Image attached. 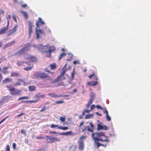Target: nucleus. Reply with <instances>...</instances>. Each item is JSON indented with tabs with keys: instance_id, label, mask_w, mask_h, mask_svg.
Returning a JSON list of instances; mask_svg holds the SVG:
<instances>
[{
	"instance_id": "nucleus-7",
	"label": "nucleus",
	"mask_w": 151,
	"mask_h": 151,
	"mask_svg": "<svg viewBox=\"0 0 151 151\" xmlns=\"http://www.w3.org/2000/svg\"><path fill=\"white\" fill-rule=\"evenodd\" d=\"M86 138V137L85 136H82L80 138L78 141V149L81 150H83L84 149V143L83 140L85 139Z\"/></svg>"
},
{
	"instance_id": "nucleus-12",
	"label": "nucleus",
	"mask_w": 151,
	"mask_h": 151,
	"mask_svg": "<svg viewBox=\"0 0 151 151\" xmlns=\"http://www.w3.org/2000/svg\"><path fill=\"white\" fill-rule=\"evenodd\" d=\"M18 27V25L16 24L14 26L12 29L9 30L8 33V35H10L16 32Z\"/></svg>"
},
{
	"instance_id": "nucleus-22",
	"label": "nucleus",
	"mask_w": 151,
	"mask_h": 151,
	"mask_svg": "<svg viewBox=\"0 0 151 151\" xmlns=\"http://www.w3.org/2000/svg\"><path fill=\"white\" fill-rule=\"evenodd\" d=\"M73 55L71 53H68V58L66 60L68 61L71 60L73 59Z\"/></svg>"
},
{
	"instance_id": "nucleus-13",
	"label": "nucleus",
	"mask_w": 151,
	"mask_h": 151,
	"mask_svg": "<svg viewBox=\"0 0 151 151\" xmlns=\"http://www.w3.org/2000/svg\"><path fill=\"white\" fill-rule=\"evenodd\" d=\"M53 139V137H51V136H45V139L46 140L47 143H52L53 142H52V139Z\"/></svg>"
},
{
	"instance_id": "nucleus-35",
	"label": "nucleus",
	"mask_w": 151,
	"mask_h": 151,
	"mask_svg": "<svg viewBox=\"0 0 151 151\" xmlns=\"http://www.w3.org/2000/svg\"><path fill=\"white\" fill-rule=\"evenodd\" d=\"M93 115L91 114H88L86 115L85 116V119H88L93 118Z\"/></svg>"
},
{
	"instance_id": "nucleus-19",
	"label": "nucleus",
	"mask_w": 151,
	"mask_h": 151,
	"mask_svg": "<svg viewBox=\"0 0 151 151\" xmlns=\"http://www.w3.org/2000/svg\"><path fill=\"white\" fill-rule=\"evenodd\" d=\"M17 81L18 82H16L15 83L14 86H17L20 85L21 84V83L24 81L21 78L17 79Z\"/></svg>"
},
{
	"instance_id": "nucleus-55",
	"label": "nucleus",
	"mask_w": 151,
	"mask_h": 151,
	"mask_svg": "<svg viewBox=\"0 0 151 151\" xmlns=\"http://www.w3.org/2000/svg\"><path fill=\"white\" fill-rule=\"evenodd\" d=\"M25 114L24 113H21L20 114H19L17 115V117H19V116H22L23 115Z\"/></svg>"
},
{
	"instance_id": "nucleus-9",
	"label": "nucleus",
	"mask_w": 151,
	"mask_h": 151,
	"mask_svg": "<svg viewBox=\"0 0 151 151\" xmlns=\"http://www.w3.org/2000/svg\"><path fill=\"white\" fill-rule=\"evenodd\" d=\"M37 76L41 79H46V80H50L51 79L48 74L44 73H38L36 74Z\"/></svg>"
},
{
	"instance_id": "nucleus-20",
	"label": "nucleus",
	"mask_w": 151,
	"mask_h": 151,
	"mask_svg": "<svg viewBox=\"0 0 151 151\" xmlns=\"http://www.w3.org/2000/svg\"><path fill=\"white\" fill-rule=\"evenodd\" d=\"M15 43V41H13L11 42H9L6 44L4 46L5 48H6L12 46V45L14 44Z\"/></svg>"
},
{
	"instance_id": "nucleus-61",
	"label": "nucleus",
	"mask_w": 151,
	"mask_h": 151,
	"mask_svg": "<svg viewBox=\"0 0 151 151\" xmlns=\"http://www.w3.org/2000/svg\"><path fill=\"white\" fill-rule=\"evenodd\" d=\"M35 97L39 99V98L40 97V95L38 94H37L35 96Z\"/></svg>"
},
{
	"instance_id": "nucleus-17",
	"label": "nucleus",
	"mask_w": 151,
	"mask_h": 151,
	"mask_svg": "<svg viewBox=\"0 0 151 151\" xmlns=\"http://www.w3.org/2000/svg\"><path fill=\"white\" fill-rule=\"evenodd\" d=\"M26 65V66L27 65ZM29 65V66L24 68L23 69L25 70L28 71L31 70L34 67V65L33 64H31L30 63V65Z\"/></svg>"
},
{
	"instance_id": "nucleus-2",
	"label": "nucleus",
	"mask_w": 151,
	"mask_h": 151,
	"mask_svg": "<svg viewBox=\"0 0 151 151\" xmlns=\"http://www.w3.org/2000/svg\"><path fill=\"white\" fill-rule=\"evenodd\" d=\"M66 65L67 64L65 65L64 66L62 69V71L60 75L53 82L54 83L59 82L58 86L63 85L64 83L63 81L65 80V75L67 71V69L65 68Z\"/></svg>"
},
{
	"instance_id": "nucleus-27",
	"label": "nucleus",
	"mask_w": 151,
	"mask_h": 151,
	"mask_svg": "<svg viewBox=\"0 0 151 151\" xmlns=\"http://www.w3.org/2000/svg\"><path fill=\"white\" fill-rule=\"evenodd\" d=\"M104 112L106 114V119L108 121H110L111 120V119L110 117L109 116L108 113V111L107 110V109H105V111Z\"/></svg>"
},
{
	"instance_id": "nucleus-48",
	"label": "nucleus",
	"mask_w": 151,
	"mask_h": 151,
	"mask_svg": "<svg viewBox=\"0 0 151 151\" xmlns=\"http://www.w3.org/2000/svg\"><path fill=\"white\" fill-rule=\"evenodd\" d=\"M93 99L92 98H91L89 100L88 103H89V104H91L93 101Z\"/></svg>"
},
{
	"instance_id": "nucleus-41",
	"label": "nucleus",
	"mask_w": 151,
	"mask_h": 151,
	"mask_svg": "<svg viewBox=\"0 0 151 151\" xmlns=\"http://www.w3.org/2000/svg\"><path fill=\"white\" fill-rule=\"evenodd\" d=\"M59 127L57 125H55L54 124H52L50 126V127L52 128H55V127Z\"/></svg>"
},
{
	"instance_id": "nucleus-16",
	"label": "nucleus",
	"mask_w": 151,
	"mask_h": 151,
	"mask_svg": "<svg viewBox=\"0 0 151 151\" xmlns=\"http://www.w3.org/2000/svg\"><path fill=\"white\" fill-rule=\"evenodd\" d=\"M98 82L97 81H91L88 82L87 85L88 86H95L97 85Z\"/></svg>"
},
{
	"instance_id": "nucleus-63",
	"label": "nucleus",
	"mask_w": 151,
	"mask_h": 151,
	"mask_svg": "<svg viewBox=\"0 0 151 151\" xmlns=\"http://www.w3.org/2000/svg\"><path fill=\"white\" fill-rule=\"evenodd\" d=\"M90 110H86L84 111L85 112V113H88L90 112Z\"/></svg>"
},
{
	"instance_id": "nucleus-29",
	"label": "nucleus",
	"mask_w": 151,
	"mask_h": 151,
	"mask_svg": "<svg viewBox=\"0 0 151 151\" xmlns=\"http://www.w3.org/2000/svg\"><path fill=\"white\" fill-rule=\"evenodd\" d=\"M72 132L71 131L67 132L64 133H61V134L64 135H70L72 134Z\"/></svg>"
},
{
	"instance_id": "nucleus-25",
	"label": "nucleus",
	"mask_w": 151,
	"mask_h": 151,
	"mask_svg": "<svg viewBox=\"0 0 151 151\" xmlns=\"http://www.w3.org/2000/svg\"><path fill=\"white\" fill-rule=\"evenodd\" d=\"M49 106H44L40 111V112H42L45 111L47 109H49Z\"/></svg>"
},
{
	"instance_id": "nucleus-4",
	"label": "nucleus",
	"mask_w": 151,
	"mask_h": 151,
	"mask_svg": "<svg viewBox=\"0 0 151 151\" xmlns=\"http://www.w3.org/2000/svg\"><path fill=\"white\" fill-rule=\"evenodd\" d=\"M30 47L31 45L29 43H27L25 45L24 47L16 52L14 55L20 56L24 52H27L28 50H29V48Z\"/></svg>"
},
{
	"instance_id": "nucleus-8",
	"label": "nucleus",
	"mask_w": 151,
	"mask_h": 151,
	"mask_svg": "<svg viewBox=\"0 0 151 151\" xmlns=\"http://www.w3.org/2000/svg\"><path fill=\"white\" fill-rule=\"evenodd\" d=\"M43 49L46 50H47L45 51V52H49V55L48 57H50L51 56V53L52 52H54L55 50V47L53 46H50L48 45H46L43 47Z\"/></svg>"
},
{
	"instance_id": "nucleus-34",
	"label": "nucleus",
	"mask_w": 151,
	"mask_h": 151,
	"mask_svg": "<svg viewBox=\"0 0 151 151\" xmlns=\"http://www.w3.org/2000/svg\"><path fill=\"white\" fill-rule=\"evenodd\" d=\"M29 99V97L27 96H23L19 97L18 99V100H21L22 99Z\"/></svg>"
},
{
	"instance_id": "nucleus-50",
	"label": "nucleus",
	"mask_w": 151,
	"mask_h": 151,
	"mask_svg": "<svg viewBox=\"0 0 151 151\" xmlns=\"http://www.w3.org/2000/svg\"><path fill=\"white\" fill-rule=\"evenodd\" d=\"M93 78L94 80L97 81L98 79V77L97 76H96L95 74L94 76H93Z\"/></svg>"
},
{
	"instance_id": "nucleus-38",
	"label": "nucleus",
	"mask_w": 151,
	"mask_h": 151,
	"mask_svg": "<svg viewBox=\"0 0 151 151\" xmlns=\"http://www.w3.org/2000/svg\"><path fill=\"white\" fill-rule=\"evenodd\" d=\"M28 24L29 28H32L33 23L31 21H28L27 22Z\"/></svg>"
},
{
	"instance_id": "nucleus-3",
	"label": "nucleus",
	"mask_w": 151,
	"mask_h": 151,
	"mask_svg": "<svg viewBox=\"0 0 151 151\" xmlns=\"http://www.w3.org/2000/svg\"><path fill=\"white\" fill-rule=\"evenodd\" d=\"M45 23L44 21L42 20V19L39 17L38 18V21H37L36 23V32L37 35V39H38L40 38V36L42 35H45V33L42 30L40 29H37V28H39L40 27V24L42 25L44 24Z\"/></svg>"
},
{
	"instance_id": "nucleus-30",
	"label": "nucleus",
	"mask_w": 151,
	"mask_h": 151,
	"mask_svg": "<svg viewBox=\"0 0 151 151\" xmlns=\"http://www.w3.org/2000/svg\"><path fill=\"white\" fill-rule=\"evenodd\" d=\"M66 55V53L65 52H63L60 55L59 57L58 60H60L64 57Z\"/></svg>"
},
{
	"instance_id": "nucleus-46",
	"label": "nucleus",
	"mask_w": 151,
	"mask_h": 151,
	"mask_svg": "<svg viewBox=\"0 0 151 151\" xmlns=\"http://www.w3.org/2000/svg\"><path fill=\"white\" fill-rule=\"evenodd\" d=\"M12 147L14 150H15L16 148V144L15 143H13L12 145Z\"/></svg>"
},
{
	"instance_id": "nucleus-44",
	"label": "nucleus",
	"mask_w": 151,
	"mask_h": 151,
	"mask_svg": "<svg viewBox=\"0 0 151 151\" xmlns=\"http://www.w3.org/2000/svg\"><path fill=\"white\" fill-rule=\"evenodd\" d=\"M60 120L61 121V122H64L65 120V117H60Z\"/></svg>"
},
{
	"instance_id": "nucleus-60",
	"label": "nucleus",
	"mask_w": 151,
	"mask_h": 151,
	"mask_svg": "<svg viewBox=\"0 0 151 151\" xmlns=\"http://www.w3.org/2000/svg\"><path fill=\"white\" fill-rule=\"evenodd\" d=\"M73 63L75 65L76 64L79 63V61H73Z\"/></svg>"
},
{
	"instance_id": "nucleus-18",
	"label": "nucleus",
	"mask_w": 151,
	"mask_h": 151,
	"mask_svg": "<svg viewBox=\"0 0 151 151\" xmlns=\"http://www.w3.org/2000/svg\"><path fill=\"white\" fill-rule=\"evenodd\" d=\"M7 27H4L0 30V35H3L6 33L7 30L8 29Z\"/></svg>"
},
{
	"instance_id": "nucleus-1",
	"label": "nucleus",
	"mask_w": 151,
	"mask_h": 151,
	"mask_svg": "<svg viewBox=\"0 0 151 151\" xmlns=\"http://www.w3.org/2000/svg\"><path fill=\"white\" fill-rule=\"evenodd\" d=\"M103 136L105 137V133L104 132H96L93 133L92 134V137L94 139L95 143V146L97 148H99L100 146H101L104 147H106L107 144H102L100 142H108L109 141L107 139H101V137Z\"/></svg>"
},
{
	"instance_id": "nucleus-28",
	"label": "nucleus",
	"mask_w": 151,
	"mask_h": 151,
	"mask_svg": "<svg viewBox=\"0 0 151 151\" xmlns=\"http://www.w3.org/2000/svg\"><path fill=\"white\" fill-rule=\"evenodd\" d=\"M8 68V67H5L4 68L2 72L4 74H7L9 73L8 71L7 70Z\"/></svg>"
},
{
	"instance_id": "nucleus-53",
	"label": "nucleus",
	"mask_w": 151,
	"mask_h": 151,
	"mask_svg": "<svg viewBox=\"0 0 151 151\" xmlns=\"http://www.w3.org/2000/svg\"><path fill=\"white\" fill-rule=\"evenodd\" d=\"M45 71L46 72H48L49 73H51V74H54V72H50V71L47 70V68H45Z\"/></svg>"
},
{
	"instance_id": "nucleus-58",
	"label": "nucleus",
	"mask_w": 151,
	"mask_h": 151,
	"mask_svg": "<svg viewBox=\"0 0 151 151\" xmlns=\"http://www.w3.org/2000/svg\"><path fill=\"white\" fill-rule=\"evenodd\" d=\"M77 90L76 89H73V91L72 93H74L76 92H77Z\"/></svg>"
},
{
	"instance_id": "nucleus-40",
	"label": "nucleus",
	"mask_w": 151,
	"mask_h": 151,
	"mask_svg": "<svg viewBox=\"0 0 151 151\" xmlns=\"http://www.w3.org/2000/svg\"><path fill=\"white\" fill-rule=\"evenodd\" d=\"M64 102V101L62 100L57 101H55V104H60L63 103Z\"/></svg>"
},
{
	"instance_id": "nucleus-31",
	"label": "nucleus",
	"mask_w": 151,
	"mask_h": 151,
	"mask_svg": "<svg viewBox=\"0 0 151 151\" xmlns=\"http://www.w3.org/2000/svg\"><path fill=\"white\" fill-rule=\"evenodd\" d=\"M96 107L98 109H100L103 111L104 112L105 111V109H107L106 108H103L100 105H97L96 106Z\"/></svg>"
},
{
	"instance_id": "nucleus-21",
	"label": "nucleus",
	"mask_w": 151,
	"mask_h": 151,
	"mask_svg": "<svg viewBox=\"0 0 151 151\" xmlns=\"http://www.w3.org/2000/svg\"><path fill=\"white\" fill-rule=\"evenodd\" d=\"M28 88L29 91H33L36 90V87L34 85L30 86Z\"/></svg>"
},
{
	"instance_id": "nucleus-52",
	"label": "nucleus",
	"mask_w": 151,
	"mask_h": 151,
	"mask_svg": "<svg viewBox=\"0 0 151 151\" xmlns=\"http://www.w3.org/2000/svg\"><path fill=\"white\" fill-rule=\"evenodd\" d=\"M95 107V106L94 104L92 105L91 107V110H93Z\"/></svg>"
},
{
	"instance_id": "nucleus-37",
	"label": "nucleus",
	"mask_w": 151,
	"mask_h": 151,
	"mask_svg": "<svg viewBox=\"0 0 151 151\" xmlns=\"http://www.w3.org/2000/svg\"><path fill=\"white\" fill-rule=\"evenodd\" d=\"M58 129L63 130H66L68 129V127H63L62 126H59L58 127Z\"/></svg>"
},
{
	"instance_id": "nucleus-54",
	"label": "nucleus",
	"mask_w": 151,
	"mask_h": 151,
	"mask_svg": "<svg viewBox=\"0 0 151 151\" xmlns=\"http://www.w3.org/2000/svg\"><path fill=\"white\" fill-rule=\"evenodd\" d=\"M9 116H7L6 117H5V118H4V119H2V120L1 121L2 123L3 122H4L8 117Z\"/></svg>"
},
{
	"instance_id": "nucleus-42",
	"label": "nucleus",
	"mask_w": 151,
	"mask_h": 151,
	"mask_svg": "<svg viewBox=\"0 0 151 151\" xmlns=\"http://www.w3.org/2000/svg\"><path fill=\"white\" fill-rule=\"evenodd\" d=\"M36 139H45V137H42V136L36 137Z\"/></svg>"
},
{
	"instance_id": "nucleus-14",
	"label": "nucleus",
	"mask_w": 151,
	"mask_h": 151,
	"mask_svg": "<svg viewBox=\"0 0 151 151\" xmlns=\"http://www.w3.org/2000/svg\"><path fill=\"white\" fill-rule=\"evenodd\" d=\"M97 129L98 130L100 129L107 130L108 129V128L106 126L102 125L100 124H98L97 125Z\"/></svg>"
},
{
	"instance_id": "nucleus-11",
	"label": "nucleus",
	"mask_w": 151,
	"mask_h": 151,
	"mask_svg": "<svg viewBox=\"0 0 151 151\" xmlns=\"http://www.w3.org/2000/svg\"><path fill=\"white\" fill-rule=\"evenodd\" d=\"M25 64L27 65H30V62L29 61H22L21 60L17 61L16 63L17 65L19 67L21 66H23L24 67L26 66V65H24Z\"/></svg>"
},
{
	"instance_id": "nucleus-64",
	"label": "nucleus",
	"mask_w": 151,
	"mask_h": 151,
	"mask_svg": "<svg viewBox=\"0 0 151 151\" xmlns=\"http://www.w3.org/2000/svg\"><path fill=\"white\" fill-rule=\"evenodd\" d=\"M43 150L41 148H40L38 150H37L36 151H43Z\"/></svg>"
},
{
	"instance_id": "nucleus-51",
	"label": "nucleus",
	"mask_w": 151,
	"mask_h": 151,
	"mask_svg": "<svg viewBox=\"0 0 151 151\" xmlns=\"http://www.w3.org/2000/svg\"><path fill=\"white\" fill-rule=\"evenodd\" d=\"M74 79H72V78H69V83L70 84H71L72 83V81H73V80Z\"/></svg>"
},
{
	"instance_id": "nucleus-23",
	"label": "nucleus",
	"mask_w": 151,
	"mask_h": 151,
	"mask_svg": "<svg viewBox=\"0 0 151 151\" xmlns=\"http://www.w3.org/2000/svg\"><path fill=\"white\" fill-rule=\"evenodd\" d=\"M19 75V73H18L12 72V73L10 76L11 77H18Z\"/></svg>"
},
{
	"instance_id": "nucleus-5",
	"label": "nucleus",
	"mask_w": 151,
	"mask_h": 151,
	"mask_svg": "<svg viewBox=\"0 0 151 151\" xmlns=\"http://www.w3.org/2000/svg\"><path fill=\"white\" fill-rule=\"evenodd\" d=\"M6 87L8 88L7 90L10 92V94L12 95H20L22 92L21 90L16 89L11 85L7 86Z\"/></svg>"
},
{
	"instance_id": "nucleus-6",
	"label": "nucleus",
	"mask_w": 151,
	"mask_h": 151,
	"mask_svg": "<svg viewBox=\"0 0 151 151\" xmlns=\"http://www.w3.org/2000/svg\"><path fill=\"white\" fill-rule=\"evenodd\" d=\"M89 124L90 127L89 126H86L84 127L82 129V132H83L85 134H88V132H93V130L95 128L94 125L91 122H90Z\"/></svg>"
},
{
	"instance_id": "nucleus-59",
	"label": "nucleus",
	"mask_w": 151,
	"mask_h": 151,
	"mask_svg": "<svg viewBox=\"0 0 151 151\" xmlns=\"http://www.w3.org/2000/svg\"><path fill=\"white\" fill-rule=\"evenodd\" d=\"M84 122H81L80 123V125H79V127L80 128V127H81V126L82 125H83V124H84Z\"/></svg>"
},
{
	"instance_id": "nucleus-39",
	"label": "nucleus",
	"mask_w": 151,
	"mask_h": 151,
	"mask_svg": "<svg viewBox=\"0 0 151 151\" xmlns=\"http://www.w3.org/2000/svg\"><path fill=\"white\" fill-rule=\"evenodd\" d=\"M20 132L21 134H23L24 136H26L27 135L26 132L24 130L21 129Z\"/></svg>"
},
{
	"instance_id": "nucleus-62",
	"label": "nucleus",
	"mask_w": 151,
	"mask_h": 151,
	"mask_svg": "<svg viewBox=\"0 0 151 151\" xmlns=\"http://www.w3.org/2000/svg\"><path fill=\"white\" fill-rule=\"evenodd\" d=\"M25 142L26 144L28 143V140L27 139H25Z\"/></svg>"
},
{
	"instance_id": "nucleus-10",
	"label": "nucleus",
	"mask_w": 151,
	"mask_h": 151,
	"mask_svg": "<svg viewBox=\"0 0 151 151\" xmlns=\"http://www.w3.org/2000/svg\"><path fill=\"white\" fill-rule=\"evenodd\" d=\"M25 58L26 60H30V62H37L38 60L37 58L36 57L30 54H27Z\"/></svg>"
},
{
	"instance_id": "nucleus-57",
	"label": "nucleus",
	"mask_w": 151,
	"mask_h": 151,
	"mask_svg": "<svg viewBox=\"0 0 151 151\" xmlns=\"http://www.w3.org/2000/svg\"><path fill=\"white\" fill-rule=\"evenodd\" d=\"M3 79V76L2 74L0 73V82L1 83V81Z\"/></svg>"
},
{
	"instance_id": "nucleus-49",
	"label": "nucleus",
	"mask_w": 151,
	"mask_h": 151,
	"mask_svg": "<svg viewBox=\"0 0 151 151\" xmlns=\"http://www.w3.org/2000/svg\"><path fill=\"white\" fill-rule=\"evenodd\" d=\"M95 75V73L93 72V73L91 75H90L88 76V78L90 79H91L92 77H93V76H94Z\"/></svg>"
},
{
	"instance_id": "nucleus-15",
	"label": "nucleus",
	"mask_w": 151,
	"mask_h": 151,
	"mask_svg": "<svg viewBox=\"0 0 151 151\" xmlns=\"http://www.w3.org/2000/svg\"><path fill=\"white\" fill-rule=\"evenodd\" d=\"M12 79L11 78H7L4 80L2 81V83L3 84L8 83H9L12 82Z\"/></svg>"
},
{
	"instance_id": "nucleus-43",
	"label": "nucleus",
	"mask_w": 151,
	"mask_h": 151,
	"mask_svg": "<svg viewBox=\"0 0 151 151\" xmlns=\"http://www.w3.org/2000/svg\"><path fill=\"white\" fill-rule=\"evenodd\" d=\"M32 28H29L28 32H29V37H30L31 34L32 33Z\"/></svg>"
},
{
	"instance_id": "nucleus-36",
	"label": "nucleus",
	"mask_w": 151,
	"mask_h": 151,
	"mask_svg": "<svg viewBox=\"0 0 151 151\" xmlns=\"http://www.w3.org/2000/svg\"><path fill=\"white\" fill-rule=\"evenodd\" d=\"M52 142H60V140L58 138L55 137H53V139H52Z\"/></svg>"
},
{
	"instance_id": "nucleus-33",
	"label": "nucleus",
	"mask_w": 151,
	"mask_h": 151,
	"mask_svg": "<svg viewBox=\"0 0 151 151\" xmlns=\"http://www.w3.org/2000/svg\"><path fill=\"white\" fill-rule=\"evenodd\" d=\"M76 74V73H75V70L74 69L73 70L72 72L71 73V78L72 79H74V76L75 75V74Z\"/></svg>"
},
{
	"instance_id": "nucleus-45",
	"label": "nucleus",
	"mask_w": 151,
	"mask_h": 151,
	"mask_svg": "<svg viewBox=\"0 0 151 151\" xmlns=\"http://www.w3.org/2000/svg\"><path fill=\"white\" fill-rule=\"evenodd\" d=\"M48 95L49 96H51V97H56L57 96L56 95L53 94L49 93Z\"/></svg>"
},
{
	"instance_id": "nucleus-24",
	"label": "nucleus",
	"mask_w": 151,
	"mask_h": 151,
	"mask_svg": "<svg viewBox=\"0 0 151 151\" xmlns=\"http://www.w3.org/2000/svg\"><path fill=\"white\" fill-rule=\"evenodd\" d=\"M50 67L51 69L52 70L55 69L57 68L56 65L55 63L50 64Z\"/></svg>"
},
{
	"instance_id": "nucleus-26",
	"label": "nucleus",
	"mask_w": 151,
	"mask_h": 151,
	"mask_svg": "<svg viewBox=\"0 0 151 151\" xmlns=\"http://www.w3.org/2000/svg\"><path fill=\"white\" fill-rule=\"evenodd\" d=\"M21 12L23 14L24 17L26 19H27L28 18V16L27 12L22 11H21Z\"/></svg>"
},
{
	"instance_id": "nucleus-47",
	"label": "nucleus",
	"mask_w": 151,
	"mask_h": 151,
	"mask_svg": "<svg viewBox=\"0 0 151 151\" xmlns=\"http://www.w3.org/2000/svg\"><path fill=\"white\" fill-rule=\"evenodd\" d=\"M6 151H10V149L9 146V145H7L6 146Z\"/></svg>"
},
{
	"instance_id": "nucleus-56",
	"label": "nucleus",
	"mask_w": 151,
	"mask_h": 151,
	"mask_svg": "<svg viewBox=\"0 0 151 151\" xmlns=\"http://www.w3.org/2000/svg\"><path fill=\"white\" fill-rule=\"evenodd\" d=\"M27 6V5L26 4H22V6L23 8L26 7Z\"/></svg>"
},
{
	"instance_id": "nucleus-32",
	"label": "nucleus",
	"mask_w": 151,
	"mask_h": 151,
	"mask_svg": "<svg viewBox=\"0 0 151 151\" xmlns=\"http://www.w3.org/2000/svg\"><path fill=\"white\" fill-rule=\"evenodd\" d=\"M39 99L38 100H31V101H23V102H26L28 103H36L38 101H39Z\"/></svg>"
}]
</instances>
